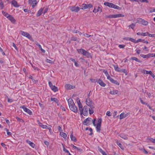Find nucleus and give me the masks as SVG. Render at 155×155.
I'll return each mask as SVG.
<instances>
[{
	"instance_id": "f257e3e1",
	"label": "nucleus",
	"mask_w": 155,
	"mask_h": 155,
	"mask_svg": "<svg viewBox=\"0 0 155 155\" xmlns=\"http://www.w3.org/2000/svg\"><path fill=\"white\" fill-rule=\"evenodd\" d=\"M92 123L94 126L96 127V130L97 132H99L101 130V123L102 122V119L100 118L98 120L97 124H95V122L96 121V119H94L92 120Z\"/></svg>"
},
{
	"instance_id": "f03ea898",
	"label": "nucleus",
	"mask_w": 155,
	"mask_h": 155,
	"mask_svg": "<svg viewBox=\"0 0 155 155\" xmlns=\"http://www.w3.org/2000/svg\"><path fill=\"white\" fill-rule=\"evenodd\" d=\"M104 5L110 8H113L119 10H121V8L112 3L109 2H105L104 3Z\"/></svg>"
},
{
	"instance_id": "7ed1b4c3",
	"label": "nucleus",
	"mask_w": 155,
	"mask_h": 155,
	"mask_svg": "<svg viewBox=\"0 0 155 155\" xmlns=\"http://www.w3.org/2000/svg\"><path fill=\"white\" fill-rule=\"evenodd\" d=\"M90 93H89L87 95V98L86 101V103L87 105L90 106L91 109H94V104L93 103L92 101L89 98Z\"/></svg>"
},
{
	"instance_id": "20e7f679",
	"label": "nucleus",
	"mask_w": 155,
	"mask_h": 155,
	"mask_svg": "<svg viewBox=\"0 0 155 155\" xmlns=\"http://www.w3.org/2000/svg\"><path fill=\"white\" fill-rule=\"evenodd\" d=\"M77 51L78 53L82 54L83 55L88 58L90 55V53L87 51L83 49H77Z\"/></svg>"
},
{
	"instance_id": "39448f33",
	"label": "nucleus",
	"mask_w": 155,
	"mask_h": 155,
	"mask_svg": "<svg viewBox=\"0 0 155 155\" xmlns=\"http://www.w3.org/2000/svg\"><path fill=\"white\" fill-rule=\"evenodd\" d=\"M137 23L141 24L144 26H147L148 24V22L141 18H138L137 19Z\"/></svg>"
},
{
	"instance_id": "423d86ee",
	"label": "nucleus",
	"mask_w": 155,
	"mask_h": 155,
	"mask_svg": "<svg viewBox=\"0 0 155 155\" xmlns=\"http://www.w3.org/2000/svg\"><path fill=\"white\" fill-rule=\"evenodd\" d=\"M124 17V15L122 14H117L110 15L106 16V17L109 18H116L120 17Z\"/></svg>"
},
{
	"instance_id": "0eeeda50",
	"label": "nucleus",
	"mask_w": 155,
	"mask_h": 155,
	"mask_svg": "<svg viewBox=\"0 0 155 155\" xmlns=\"http://www.w3.org/2000/svg\"><path fill=\"white\" fill-rule=\"evenodd\" d=\"M20 108L23 109L25 112L28 113L29 115H31L32 114V113L31 110L29 109L26 108L25 106L23 105L20 106Z\"/></svg>"
},
{
	"instance_id": "6e6552de",
	"label": "nucleus",
	"mask_w": 155,
	"mask_h": 155,
	"mask_svg": "<svg viewBox=\"0 0 155 155\" xmlns=\"http://www.w3.org/2000/svg\"><path fill=\"white\" fill-rule=\"evenodd\" d=\"M88 110L89 108L87 106H85L83 108L82 114H83L84 116H87L88 114Z\"/></svg>"
},
{
	"instance_id": "1a4fd4ad",
	"label": "nucleus",
	"mask_w": 155,
	"mask_h": 155,
	"mask_svg": "<svg viewBox=\"0 0 155 155\" xmlns=\"http://www.w3.org/2000/svg\"><path fill=\"white\" fill-rule=\"evenodd\" d=\"M21 35H22L27 38L30 40H31L32 39V37L31 35L27 32L23 31H21Z\"/></svg>"
},
{
	"instance_id": "9d476101",
	"label": "nucleus",
	"mask_w": 155,
	"mask_h": 155,
	"mask_svg": "<svg viewBox=\"0 0 155 155\" xmlns=\"http://www.w3.org/2000/svg\"><path fill=\"white\" fill-rule=\"evenodd\" d=\"M92 7L93 5L91 4H83L82 5V7L81 9L84 10L87 8H90Z\"/></svg>"
},
{
	"instance_id": "9b49d317",
	"label": "nucleus",
	"mask_w": 155,
	"mask_h": 155,
	"mask_svg": "<svg viewBox=\"0 0 155 155\" xmlns=\"http://www.w3.org/2000/svg\"><path fill=\"white\" fill-rule=\"evenodd\" d=\"M29 3L32 5V7L34 8L37 4V2L36 0H29Z\"/></svg>"
},
{
	"instance_id": "f8f14e48",
	"label": "nucleus",
	"mask_w": 155,
	"mask_h": 155,
	"mask_svg": "<svg viewBox=\"0 0 155 155\" xmlns=\"http://www.w3.org/2000/svg\"><path fill=\"white\" fill-rule=\"evenodd\" d=\"M70 109L71 110L75 113H77L78 111L77 108L75 106L74 103L72 105L70 106L69 107Z\"/></svg>"
},
{
	"instance_id": "ddd939ff",
	"label": "nucleus",
	"mask_w": 155,
	"mask_h": 155,
	"mask_svg": "<svg viewBox=\"0 0 155 155\" xmlns=\"http://www.w3.org/2000/svg\"><path fill=\"white\" fill-rule=\"evenodd\" d=\"M91 118L90 117H88L83 122V124L85 125H88L91 123Z\"/></svg>"
},
{
	"instance_id": "4468645a",
	"label": "nucleus",
	"mask_w": 155,
	"mask_h": 155,
	"mask_svg": "<svg viewBox=\"0 0 155 155\" xmlns=\"http://www.w3.org/2000/svg\"><path fill=\"white\" fill-rule=\"evenodd\" d=\"M102 12V9L101 7L98 6H96L93 11V12L94 13H97L99 12L101 13Z\"/></svg>"
},
{
	"instance_id": "2eb2a0df",
	"label": "nucleus",
	"mask_w": 155,
	"mask_h": 155,
	"mask_svg": "<svg viewBox=\"0 0 155 155\" xmlns=\"http://www.w3.org/2000/svg\"><path fill=\"white\" fill-rule=\"evenodd\" d=\"M70 10L72 12H77L80 10V8L78 7L74 6L70 7Z\"/></svg>"
},
{
	"instance_id": "dca6fc26",
	"label": "nucleus",
	"mask_w": 155,
	"mask_h": 155,
	"mask_svg": "<svg viewBox=\"0 0 155 155\" xmlns=\"http://www.w3.org/2000/svg\"><path fill=\"white\" fill-rule=\"evenodd\" d=\"M129 114V113H127L126 114H125L124 112L122 113L120 115V120H121L123 119L126 117H127V116H128Z\"/></svg>"
},
{
	"instance_id": "f3484780",
	"label": "nucleus",
	"mask_w": 155,
	"mask_h": 155,
	"mask_svg": "<svg viewBox=\"0 0 155 155\" xmlns=\"http://www.w3.org/2000/svg\"><path fill=\"white\" fill-rule=\"evenodd\" d=\"M9 19L12 23L15 24L16 22V20L11 15H10L8 18Z\"/></svg>"
},
{
	"instance_id": "a211bd4d",
	"label": "nucleus",
	"mask_w": 155,
	"mask_h": 155,
	"mask_svg": "<svg viewBox=\"0 0 155 155\" xmlns=\"http://www.w3.org/2000/svg\"><path fill=\"white\" fill-rule=\"evenodd\" d=\"M65 87L67 89H71L74 88V86L70 84H66L65 85Z\"/></svg>"
},
{
	"instance_id": "6ab92c4d",
	"label": "nucleus",
	"mask_w": 155,
	"mask_h": 155,
	"mask_svg": "<svg viewBox=\"0 0 155 155\" xmlns=\"http://www.w3.org/2000/svg\"><path fill=\"white\" fill-rule=\"evenodd\" d=\"M78 106L79 110L80 111V114L82 116H82V113H83V107L82 106V104L81 103L80 104H78Z\"/></svg>"
},
{
	"instance_id": "aec40b11",
	"label": "nucleus",
	"mask_w": 155,
	"mask_h": 155,
	"mask_svg": "<svg viewBox=\"0 0 155 155\" xmlns=\"http://www.w3.org/2000/svg\"><path fill=\"white\" fill-rule=\"evenodd\" d=\"M26 142L29 144L32 148H34L35 147V145L33 143L28 140H26Z\"/></svg>"
},
{
	"instance_id": "412c9836",
	"label": "nucleus",
	"mask_w": 155,
	"mask_h": 155,
	"mask_svg": "<svg viewBox=\"0 0 155 155\" xmlns=\"http://www.w3.org/2000/svg\"><path fill=\"white\" fill-rule=\"evenodd\" d=\"M97 83H98L101 86L104 87L106 84H105L101 79H99Z\"/></svg>"
},
{
	"instance_id": "4be33fe9",
	"label": "nucleus",
	"mask_w": 155,
	"mask_h": 155,
	"mask_svg": "<svg viewBox=\"0 0 155 155\" xmlns=\"http://www.w3.org/2000/svg\"><path fill=\"white\" fill-rule=\"evenodd\" d=\"M148 32H137V34L138 35H141L143 36H147V35H148Z\"/></svg>"
},
{
	"instance_id": "5701e85b",
	"label": "nucleus",
	"mask_w": 155,
	"mask_h": 155,
	"mask_svg": "<svg viewBox=\"0 0 155 155\" xmlns=\"http://www.w3.org/2000/svg\"><path fill=\"white\" fill-rule=\"evenodd\" d=\"M12 4L15 7H18L19 6L17 4V2L15 0H13L12 1Z\"/></svg>"
},
{
	"instance_id": "b1692460",
	"label": "nucleus",
	"mask_w": 155,
	"mask_h": 155,
	"mask_svg": "<svg viewBox=\"0 0 155 155\" xmlns=\"http://www.w3.org/2000/svg\"><path fill=\"white\" fill-rule=\"evenodd\" d=\"M68 102L69 107H70V106L74 104L72 99L71 98H69L68 100Z\"/></svg>"
},
{
	"instance_id": "393cba45",
	"label": "nucleus",
	"mask_w": 155,
	"mask_h": 155,
	"mask_svg": "<svg viewBox=\"0 0 155 155\" xmlns=\"http://www.w3.org/2000/svg\"><path fill=\"white\" fill-rule=\"evenodd\" d=\"M118 91L116 90H113V91H111L110 93L112 95H115L117 94L118 93Z\"/></svg>"
},
{
	"instance_id": "a878e982",
	"label": "nucleus",
	"mask_w": 155,
	"mask_h": 155,
	"mask_svg": "<svg viewBox=\"0 0 155 155\" xmlns=\"http://www.w3.org/2000/svg\"><path fill=\"white\" fill-rule=\"evenodd\" d=\"M51 89L54 92H56L58 91V88L54 85H53L50 87Z\"/></svg>"
},
{
	"instance_id": "bb28decb",
	"label": "nucleus",
	"mask_w": 155,
	"mask_h": 155,
	"mask_svg": "<svg viewBox=\"0 0 155 155\" xmlns=\"http://www.w3.org/2000/svg\"><path fill=\"white\" fill-rule=\"evenodd\" d=\"M43 10V9L42 8H40L38 12L36 15L38 17L40 16L42 13V11Z\"/></svg>"
},
{
	"instance_id": "cd10ccee",
	"label": "nucleus",
	"mask_w": 155,
	"mask_h": 155,
	"mask_svg": "<svg viewBox=\"0 0 155 155\" xmlns=\"http://www.w3.org/2000/svg\"><path fill=\"white\" fill-rule=\"evenodd\" d=\"M119 136L124 139L127 140L128 139L127 136L124 134H121L119 135Z\"/></svg>"
},
{
	"instance_id": "c85d7f7f",
	"label": "nucleus",
	"mask_w": 155,
	"mask_h": 155,
	"mask_svg": "<svg viewBox=\"0 0 155 155\" xmlns=\"http://www.w3.org/2000/svg\"><path fill=\"white\" fill-rule=\"evenodd\" d=\"M113 66L115 70L116 71L119 72L120 69L118 67V65L117 64H116V65H113Z\"/></svg>"
},
{
	"instance_id": "c756f323",
	"label": "nucleus",
	"mask_w": 155,
	"mask_h": 155,
	"mask_svg": "<svg viewBox=\"0 0 155 155\" xmlns=\"http://www.w3.org/2000/svg\"><path fill=\"white\" fill-rule=\"evenodd\" d=\"M36 45L39 47V49L42 52L44 53L45 52V50L42 48L41 45L39 43H37L36 44Z\"/></svg>"
},
{
	"instance_id": "7c9ffc66",
	"label": "nucleus",
	"mask_w": 155,
	"mask_h": 155,
	"mask_svg": "<svg viewBox=\"0 0 155 155\" xmlns=\"http://www.w3.org/2000/svg\"><path fill=\"white\" fill-rule=\"evenodd\" d=\"M2 13L3 15L6 17L7 18H8L9 16L10 15L8 14L7 12H5L3 11H2Z\"/></svg>"
},
{
	"instance_id": "2f4dec72",
	"label": "nucleus",
	"mask_w": 155,
	"mask_h": 155,
	"mask_svg": "<svg viewBox=\"0 0 155 155\" xmlns=\"http://www.w3.org/2000/svg\"><path fill=\"white\" fill-rule=\"evenodd\" d=\"M60 135L65 139L67 137V134L63 132H62L60 133Z\"/></svg>"
},
{
	"instance_id": "473e14b6",
	"label": "nucleus",
	"mask_w": 155,
	"mask_h": 155,
	"mask_svg": "<svg viewBox=\"0 0 155 155\" xmlns=\"http://www.w3.org/2000/svg\"><path fill=\"white\" fill-rule=\"evenodd\" d=\"M51 101H54L57 104H58L59 102V100L57 98L55 97H51Z\"/></svg>"
},
{
	"instance_id": "72a5a7b5",
	"label": "nucleus",
	"mask_w": 155,
	"mask_h": 155,
	"mask_svg": "<svg viewBox=\"0 0 155 155\" xmlns=\"http://www.w3.org/2000/svg\"><path fill=\"white\" fill-rule=\"evenodd\" d=\"M131 59L133 60H135L136 61L138 62L139 63H141V61L140 60H139L137 58L135 57H132L131 58Z\"/></svg>"
},
{
	"instance_id": "f704fd0d",
	"label": "nucleus",
	"mask_w": 155,
	"mask_h": 155,
	"mask_svg": "<svg viewBox=\"0 0 155 155\" xmlns=\"http://www.w3.org/2000/svg\"><path fill=\"white\" fill-rule=\"evenodd\" d=\"M71 140L73 141H75L76 140V138L75 137H74L72 133L71 134L70 136Z\"/></svg>"
},
{
	"instance_id": "c9c22d12",
	"label": "nucleus",
	"mask_w": 155,
	"mask_h": 155,
	"mask_svg": "<svg viewBox=\"0 0 155 155\" xmlns=\"http://www.w3.org/2000/svg\"><path fill=\"white\" fill-rule=\"evenodd\" d=\"M110 82L112 83L115 84L117 85H119L120 84L116 80H114L113 79H112V80Z\"/></svg>"
},
{
	"instance_id": "e433bc0d",
	"label": "nucleus",
	"mask_w": 155,
	"mask_h": 155,
	"mask_svg": "<svg viewBox=\"0 0 155 155\" xmlns=\"http://www.w3.org/2000/svg\"><path fill=\"white\" fill-rule=\"evenodd\" d=\"M119 72L121 73H124L126 75H127V72L126 70L125 69H120Z\"/></svg>"
},
{
	"instance_id": "4c0bfd02",
	"label": "nucleus",
	"mask_w": 155,
	"mask_h": 155,
	"mask_svg": "<svg viewBox=\"0 0 155 155\" xmlns=\"http://www.w3.org/2000/svg\"><path fill=\"white\" fill-rule=\"evenodd\" d=\"M98 150L103 155H104V154L106 153L101 148L99 147H98Z\"/></svg>"
},
{
	"instance_id": "58836bf2",
	"label": "nucleus",
	"mask_w": 155,
	"mask_h": 155,
	"mask_svg": "<svg viewBox=\"0 0 155 155\" xmlns=\"http://www.w3.org/2000/svg\"><path fill=\"white\" fill-rule=\"evenodd\" d=\"M116 143L123 150L124 149V147L122 146V144L120 143H119V142L117 141L116 142Z\"/></svg>"
},
{
	"instance_id": "ea45409f",
	"label": "nucleus",
	"mask_w": 155,
	"mask_h": 155,
	"mask_svg": "<svg viewBox=\"0 0 155 155\" xmlns=\"http://www.w3.org/2000/svg\"><path fill=\"white\" fill-rule=\"evenodd\" d=\"M144 72H143V73H144V74H145V72L146 74H150L151 75L152 74V71H148L146 70H144Z\"/></svg>"
},
{
	"instance_id": "a19ab883",
	"label": "nucleus",
	"mask_w": 155,
	"mask_h": 155,
	"mask_svg": "<svg viewBox=\"0 0 155 155\" xmlns=\"http://www.w3.org/2000/svg\"><path fill=\"white\" fill-rule=\"evenodd\" d=\"M41 125L39 126L43 129H46L48 128L47 126L45 125H44L42 124H40Z\"/></svg>"
},
{
	"instance_id": "79ce46f5",
	"label": "nucleus",
	"mask_w": 155,
	"mask_h": 155,
	"mask_svg": "<svg viewBox=\"0 0 155 155\" xmlns=\"http://www.w3.org/2000/svg\"><path fill=\"white\" fill-rule=\"evenodd\" d=\"M4 7V5L3 3L2 0L0 2V8L1 9H2Z\"/></svg>"
},
{
	"instance_id": "37998d69",
	"label": "nucleus",
	"mask_w": 155,
	"mask_h": 155,
	"mask_svg": "<svg viewBox=\"0 0 155 155\" xmlns=\"http://www.w3.org/2000/svg\"><path fill=\"white\" fill-rule=\"evenodd\" d=\"M72 147L73 148H74V149H77V150H79V151H81V148H79L77 147H76V146H74V145H72Z\"/></svg>"
},
{
	"instance_id": "c03bdc74",
	"label": "nucleus",
	"mask_w": 155,
	"mask_h": 155,
	"mask_svg": "<svg viewBox=\"0 0 155 155\" xmlns=\"http://www.w3.org/2000/svg\"><path fill=\"white\" fill-rule=\"evenodd\" d=\"M93 109H91V107L89 108V111L90 114H92L93 113L94 110H93Z\"/></svg>"
},
{
	"instance_id": "a18cd8bd",
	"label": "nucleus",
	"mask_w": 155,
	"mask_h": 155,
	"mask_svg": "<svg viewBox=\"0 0 155 155\" xmlns=\"http://www.w3.org/2000/svg\"><path fill=\"white\" fill-rule=\"evenodd\" d=\"M135 26V24L134 23H132L131 25H130L129 27L132 28V29H134Z\"/></svg>"
},
{
	"instance_id": "49530a36",
	"label": "nucleus",
	"mask_w": 155,
	"mask_h": 155,
	"mask_svg": "<svg viewBox=\"0 0 155 155\" xmlns=\"http://www.w3.org/2000/svg\"><path fill=\"white\" fill-rule=\"evenodd\" d=\"M140 57L143 58H148L147 54H146V55H144L143 54H141L140 55Z\"/></svg>"
},
{
	"instance_id": "de8ad7c7",
	"label": "nucleus",
	"mask_w": 155,
	"mask_h": 155,
	"mask_svg": "<svg viewBox=\"0 0 155 155\" xmlns=\"http://www.w3.org/2000/svg\"><path fill=\"white\" fill-rule=\"evenodd\" d=\"M140 2L148 3V0H138V3Z\"/></svg>"
},
{
	"instance_id": "09e8293b",
	"label": "nucleus",
	"mask_w": 155,
	"mask_h": 155,
	"mask_svg": "<svg viewBox=\"0 0 155 155\" xmlns=\"http://www.w3.org/2000/svg\"><path fill=\"white\" fill-rule=\"evenodd\" d=\"M126 45H119L118 46V47L119 48H124Z\"/></svg>"
},
{
	"instance_id": "8fccbe9b",
	"label": "nucleus",
	"mask_w": 155,
	"mask_h": 155,
	"mask_svg": "<svg viewBox=\"0 0 155 155\" xmlns=\"http://www.w3.org/2000/svg\"><path fill=\"white\" fill-rule=\"evenodd\" d=\"M148 35V36L150 37L155 38V34H149L148 33V35Z\"/></svg>"
},
{
	"instance_id": "3c124183",
	"label": "nucleus",
	"mask_w": 155,
	"mask_h": 155,
	"mask_svg": "<svg viewBox=\"0 0 155 155\" xmlns=\"http://www.w3.org/2000/svg\"><path fill=\"white\" fill-rule=\"evenodd\" d=\"M148 58L151 57H154V54L153 53H149L147 54Z\"/></svg>"
},
{
	"instance_id": "603ef678",
	"label": "nucleus",
	"mask_w": 155,
	"mask_h": 155,
	"mask_svg": "<svg viewBox=\"0 0 155 155\" xmlns=\"http://www.w3.org/2000/svg\"><path fill=\"white\" fill-rule=\"evenodd\" d=\"M63 150L64 152H66L68 153H70L69 151L68 150L65 149L64 146H63Z\"/></svg>"
},
{
	"instance_id": "864d4df0",
	"label": "nucleus",
	"mask_w": 155,
	"mask_h": 155,
	"mask_svg": "<svg viewBox=\"0 0 155 155\" xmlns=\"http://www.w3.org/2000/svg\"><path fill=\"white\" fill-rule=\"evenodd\" d=\"M5 130L7 132V134L8 135H11L12 134V133L11 132H9V130L7 129H5Z\"/></svg>"
},
{
	"instance_id": "5fc2aeb1",
	"label": "nucleus",
	"mask_w": 155,
	"mask_h": 155,
	"mask_svg": "<svg viewBox=\"0 0 155 155\" xmlns=\"http://www.w3.org/2000/svg\"><path fill=\"white\" fill-rule=\"evenodd\" d=\"M77 38L75 37H72L71 38V40L73 41H77Z\"/></svg>"
},
{
	"instance_id": "6e6d98bb",
	"label": "nucleus",
	"mask_w": 155,
	"mask_h": 155,
	"mask_svg": "<svg viewBox=\"0 0 155 155\" xmlns=\"http://www.w3.org/2000/svg\"><path fill=\"white\" fill-rule=\"evenodd\" d=\"M143 152L145 154H147L148 153V152L145 149L143 148L142 149Z\"/></svg>"
},
{
	"instance_id": "4d7b16f0",
	"label": "nucleus",
	"mask_w": 155,
	"mask_h": 155,
	"mask_svg": "<svg viewBox=\"0 0 155 155\" xmlns=\"http://www.w3.org/2000/svg\"><path fill=\"white\" fill-rule=\"evenodd\" d=\"M76 101H77L78 104L81 103L79 97H77L76 98Z\"/></svg>"
},
{
	"instance_id": "13d9d810",
	"label": "nucleus",
	"mask_w": 155,
	"mask_h": 155,
	"mask_svg": "<svg viewBox=\"0 0 155 155\" xmlns=\"http://www.w3.org/2000/svg\"><path fill=\"white\" fill-rule=\"evenodd\" d=\"M137 54H140L141 51V50L140 49H136L135 50Z\"/></svg>"
},
{
	"instance_id": "bf43d9fd",
	"label": "nucleus",
	"mask_w": 155,
	"mask_h": 155,
	"mask_svg": "<svg viewBox=\"0 0 155 155\" xmlns=\"http://www.w3.org/2000/svg\"><path fill=\"white\" fill-rule=\"evenodd\" d=\"M103 72L104 73L106 77H107V76L109 75L108 72L107 71L104 70V71Z\"/></svg>"
},
{
	"instance_id": "052dcab7",
	"label": "nucleus",
	"mask_w": 155,
	"mask_h": 155,
	"mask_svg": "<svg viewBox=\"0 0 155 155\" xmlns=\"http://www.w3.org/2000/svg\"><path fill=\"white\" fill-rule=\"evenodd\" d=\"M107 79L109 80L110 81H111V80H112V79H113L112 78H111L109 75L107 76Z\"/></svg>"
},
{
	"instance_id": "680f3d73",
	"label": "nucleus",
	"mask_w": 155,
	"mask_h": 155,
	"mask_svg": "<svg viewBox=\"0 0 155 155\" xmlns=\"http://www.w3.org/2000/svg\"><path fill=\"white\" fill-rule=\"evenodd\" d=\"M140 101L141 102V103L142 104H146V105H147V103H146V102H144L143 100L141 99V98H140Z\"/></svg>"
},
{
	"instance_id": "e2e57ef3",
	"label": "nucleus",
	"mask_w": 155,
	"mask_h": 155,
	"mask_svg": "<svg viewBox=\"0 0 155 155\" xmlns=\"http://www.w3.org/2000/svg\"><path fill=\"white\" fill-rule=\"evenodd\" d=\"M130 41H131V42H132L133 43H135L136 40L133 38H130Z\"/></svg>"
},
{
	"instance_id": "0e129e2a",
	"label": "nucleus",
	"mask_w": 155,
	"mask_h": 155,
	"mask_svg": "<svg viewBox=\"0 0 155 155\" xmlns=\"http://www.w3.org/2000/svg\"><path fill=\"white\" fill-rule=\"evenodd\" d=\"M16 118L18 120L20 121H22L23 122H24V121L23 120L17 117H16Z\"/></svg>"
},
{
	"instance_id": "69168bd1",
	"label": "nucleus",
	"mask_w": 155,
	"mask_h": 155,
	"mask_svg": "<svg viewBox=\"0 0 155 155\" xmlns=\"http://www.w3.org/2000/svg\"><path fill=\"white\" fill-rule=\"evenodd\" d=\"M58 130L60 132V133L62 132V129L61 127L60 126H59L58 127Z\"/></svg>"
},
{
	"instance_id": "338daca9",
	"label": "nucleus",
	"mask_w": 155,
	"mask_h": 155,
	"mask_svg": "<svg viewBox=\"0 0 155 155\" xmlns=\"http://www.w3.org/2000/svg\"><path fill=\"white\" fill-rule=\"evenodd\" d=\"M106 115L108 116H111V113L110 111H107L106 113Z\"/></svg>"
},
{
	"instance_id": "774afa93",
	"label": "nucleus",
	"mask_w": 155,
	"mask_h": 155,
	"mask_svg": "<svg viewBox=\"0 0 155 155\" xmlns=\"http://www.w3.org/2000/svg\"><path fill=\"white\" fill-rule=\"evenodd\" d=\"M149 140L152 141L153 143H155V139L152 138H150V139Z\"/></svg>"
}]
</instances>
